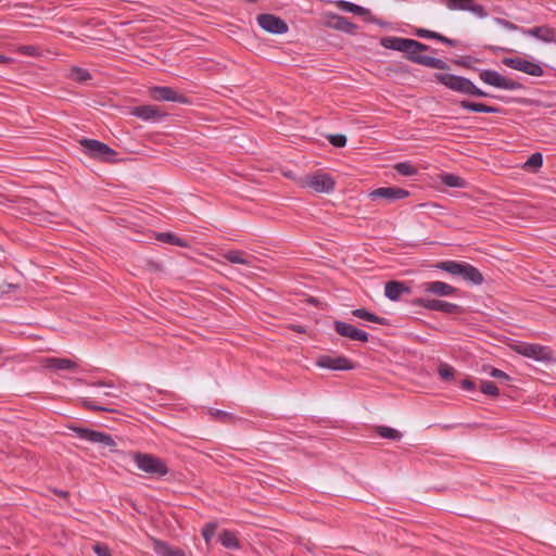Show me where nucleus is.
<instances>
[{
  "instance_id": "obj_1",
  "label": "nucleus",
  "mask_w": 556,
  "mask_h": 556,
  "mask_svg": "<svg viewBox=\"0 0 556 556\" xmlns=\"http://www.w3.org/2000/svg\"><path fill=\"white\" fill-rule=\"evenodd\" d=\"M380 45L386 49L404 52L405 58L413 63L435 70L450 68V65L441 59L419 54L428 51L430 47L415 39L388 36L381 38Z\"/></svg>"
},
{
  "instance_id": "obj_2",
  "label": "nucleus",
  "mask_w": 556,
  "mask_h": 556,
  "mask_svg": "<svg viewBox=\"0 0 556 556\" xmlns=\"http://www.w3.org/2000/svg\"><path fill=\"white\" fill-rule=\"evenodd\" d=\"M434 79L437 83L443 85L447 89L458 92L460 94L477 97V98H489L501 99L497 96H491L490 93L478 88L469 78L447 73H434Z\"/></svg>"
},
{
  "instance_id": "obj_3",
  "label": "nucleus",
  "mask_w": 556,
  "mask_h": 556,
  "mask_svg": "<svg viewBox=\"0 0 556 556\" xmlns=\"http://www.w3.org/2000/svg\"><path fill=\"white\" fill-rule=\"evenodd\" d=\"M510 348L515 353L533 361L544 364L556 363V352L547 345L519 341Z\"/></svg>"
},
{
  "instance_id": "obj_4",
  "label": "nucleus",
  "mask_w": 556,
  "mask_h": 556,
  "mask_svg": "<svg viewBox=\"0 0 556 556\" xmlns=\"http://www.w3.org/2000/svg\"><path fill=\"white\" fill-rule=\"evenodd\" d=\"M296 184L301 188H308L316 193H330L333 191L336 181L328 173L316 170L313 174L300 177Z\"/></svg>"
},
{
  "instance_id": "obj_5",
  "label": "nucleus",
  "mask_w": 556,
  "mask_h": 556,
  "mask_svg": "<svg viewBox=\"0 0 556 556\" xmlns=\"http://www.w3.org/2000/svg\"><path fill=\"white\" fill-rule=\"evenodd\" d=\"M79 144L83 147V152L92 159L105 163H115L117 161V152L104 142L83 138L79 140Z\"/></svg>"
},
{
  "instance_id": "obj_6",
  "label": "nucleus",
  "mask_w": 556,
  "mask_h": 556,
  "mask_svg": "<svg viewBox=\"0 0 556 556\" xmlns=\"http://www.w3.org/2000/svg\"><path fill=\"white\" fill-rule=\"evenodd\" d=\"M132 459L138 469L151 476L163 477L168 473L166 464L152 454L136 452Z\"/></svg>"
},
{
  "instance_id": "obj_7",
  "label": "nucleus",
  "mask_w": 556,
  "mask_h": 556,
  "mask_svg": "<svg viewBox=\"0 0 556 556\" xmlns=\"http://www.w3.org/2000/svg\"><path fill=\"white\" fill-rule=\"evenodd\" d=\"M70 430H72L76 435L91 443H98L104 447H109L111 452H115L116 443L113 437L106 432L91 430L88 428L79 427V426H70Z\"/></svg>"
},
{
  "instance_id": "obj_8",
  "label": "nucleus",
  "mask_w": 556,
  "mask_h": 556,
  "mask_svg": "<svg viewBox=\"0 0 556 556\" xmlns=\"http://www.w3.org/2000/svg\"><path fill=\"white\" fill-rule=\"evenodd\" d=\"M479 78L486 85L504 90H519L523 85L517 80L506 78L494 70H480Z\"/></svg>"
},
{
  "instance_id": "obj_9",
  "label": "nucleus",
  "mask_w": 556,
  "mask_h": 556,
  "mask_svg": "<svg viewBox=\"0 0 556 556\" xmlns=\"http://www.w3.org/2000/svg\"><path fill=\"white\" fill-rule=\"evenodd\" d=\"M413 304L429 311L442 312L450 315H458L463 313V307L460 305L443 300L417 298L413 301Z\"/></svg>"
},
{
  "instance_id": "obj_10",
  "label": "nucleus",
  "mask_w": 556,
  "mask_h": 556,
  "mask_svg": "<svg viewBox=\"0 0 556 556\" xmlns=\"http://www.w3.org/2000/svg\"><path fill=\"white\" fill-rule=\"evenodd\" d=\"M316 366L329 370L349 371L356 368V364L343 355H319L315 362Z\"/></svg>"
},
{
  "instance_id": "obj_11",
  "label": "nucleus",
  "mask_w": 556,
  "mask_h": 556,
  "mask_svg": "<svg viewBox=\"0 0 556 556\" xmlns=\"http://www.w3.org/2000/svg\"><path fill=\"white\" fill-rule=\"evenodd\" d=\"M98 397L105 399L103 401L97 402L91 400L90 397H80L78 401L84 408L92 412H116V409L112 407V405H115L116 402L112 401L111 399H118L119 396L117 394L111 391H105L102 393H98Z\"/></svg>"
},
{
  "instance_id": "obj_12",
  "label": "nucleus",
  "mask_w": 556,
  "mask_h": 556,
  "mask_svg": "<svg viewBox=\"0 0 556 556\" xmlns=\"http://www.w3.org/2000/svg\"><path fill=\"white\" fill-rule=\"evenodd\" d=\"M256 21L262 29L270 34L282 35L289 30V26L285 20L270 13L257 15Z\"/></svg>"
},
{
  "instance_id": "obj_13",
  "label": "nucleus",
  "mask_w": 556,
  "mask_h": 556,
  "mask_svg": "<svg viewBox=\"0 0 556 556\" xmlns=\"http://www.w3.org/2000/svg\"><path fill=\"white\" fill-rule=\"evenodd\" d=\"M502 63L509 68L526 73L530 76L540 77L544 74L540 64L522 58H504Z\"/></svg>"
},
{
  "instance_id": "obj_14",
  "label": "nucleus",
  "mask_w": 556,
  "mask_h": 556,
  "mask_svg": "<svg viewBox=\"0 0 556 556\" xmlns=\"http://www.w3.org/2000/svg\"><path fill=\"white\" fill-rule=\"evenodd\" d=\"M451 11H469L475 16L483 18L488 15L485 8L476 0H440Z\"/></svg>"
},
{
  "instance_id": "obj_15",
  "label": "nucleus",
  "mask_w": 556,
  "mask_h": 556,
  "mask_svg": "<svg viewBox=\"0 0 556 556\" xmlns=\"http://www.w3.org/2000/svg\"><path fill=\"white\" fill-rule=\"evenodd\" d=\"M409 191L400 187H380L369 192V198L372 201L384 200L388 203H393L397 200L409 197Z\"/></svg>"
},
{
  "instance_id": "obj_16",
  "label": "nucleus",
  "mask_w": 556,
  "mask_h": 556,
  "mask_svg": "<svg viewBox=\"0 0 556 556\" xmlns=\"http://www.w3.org/2000/svg\"><path fill=\"white\" fill-rule=\"evenodd\" d=\"M333 329L339 336L348 338L352 341H361V342L369 341V334L366 331L358 329L349 323L341 321V320H334Z\"/></svg>"
},
{
  "instance_id": "obj_17",
  "label": "nucleus",
  "mask_w": 556,
  "mask_h": 556,
  "mask_svg": "<svg viewBox=\"0 0 556 556\" xmlns=\"http://www.w3.org/2000/svg\"><path fill=\"white\" fill-rule=\"evenodd\" d=\"M150 94L157 101H170L176 103H188V99L167 86H155L150 89Z\"/></svg>"
},
{
  "instance_id": "obj_18",
  "label": "nucleus",
  "mask_w": 556,
  "mask_h": 556,
  "mask_svg": "<svg viewBox=\"0 0 556 556\" xmlns=\"http://www.w3.org/2000/svg\"><path fill=\"white\" fill-rule=\"evenodd\" d=\"M329 18L330 21L327 23V25L336 30H340L349 35H355L358 29V26L352 23L345 16L336 13H330Z\"/></svg>"
},
{
  "instance_id": "obj_19",
  "label": "nucleus",
  "mask_w": 556,
  "mask_h": 556,
  "mask_svg": "<svg viewBox=\"0 0 556 556\" xmlns=\"http://www.w3.org/2000/svg\"><path fill=\"white\" fill-rule=\"evenodd\" d=\"M522 33L527 36L534 37L543 42L556 43V30L549 26H535L532 28L522 29Z\"/></svg>"
},
{
  "instance_id": "obj_20",
  "label": "nucleus",
  "mask_w": 556,
  "mask_h": 556,
  "mask_svg": "<svg viewBox=\"0 0 556 556\" xmlns=\"http://www.w3.org/2000/svg\"><path fill=\"white\" fill-rule=\"evenodd\" d=\"M422 290L427 293L435 294L439 296H451L456 293L457 289L443 281L425 282L421 286Z\"/></svg>"
},
{
  "instance_id": "obj_21",
  "label": "nucleus",
  "mask_w": 556,
  "mask_h": 556,
  "mask_svg": "<svg viewBox=\"0 0 556 556\" xmlns=\"http://www.w3.org/2000/svg\"><path fill=\"white\" fill-rule=\"evenodd\" d=\"M403 293H410V289L402 281L391 280L384 285V295L391 301H399Z\"/></svg>"
},
{
  "instance_id": "obj_22",
  "label": "nucleus",
  "mask_w": 556,
  "mask_h": 556,
  "mask_svg": "<svg viewBox=\"0 0 556 556\" xmlns=\"http://www.w3.org/2000/svg\"><path fill=\"white\" fill-rule=\"evenodd\" d=\"M459 105L462 109L469 111V112H476V113H492V114H500L503 112V109L500 106H491L484 103L480 102H472L469 100H462L459 101Z\"/></svg>"
},
{
  "instance_id": "obj_23",
  "label": "nucleus",
  "mask_w": 556,
  "mask_h": 556,
  "mask_svg": "<svg viewBox=\"0 0 556 556\" xmlns=\"http://www.w3.org/2000/svg\"><path fill=\"white\" fill-rule=\"evenodd\" d=\"M224 258L232 264L252 266L255 257L241 250H229L224 253Z\"/></svg>"
},
{
  "instance_id": "obj_24",
  "label": "nucleus",
  "mask_w": 556,
  "mask_h": 556,
  "mask_svg": "<svg viewBox=\"0 0 556 556\" xmlns=\"http://www.w3.org/2000/svg\"><path fill=\"white\" fill-rule=\"evenodd\" d=\"M45 367L53 370L74 371L77 364L70 358L48 357L45 361Z\"/></svg>"
},
{
  "instance_id": "obj_25",
  "label": "nucleus",
  "mask_w": 556,
  "mask_h": 556,
  "mask_svg": "<svg viewBox=\"0 0 556 556\" xmlns=\"http://www.w3.org/2000/svg\"><path fill=\"white\" fill-rule=\"evenodd\" d=\"M132 114L143 121L161 118L164 114L154 105H140L134 109Z\"/></svg>"
},
{
  "instance_id": "obj_26",
  "label": "nucleus",
  "mask_w": 556,
  "mask_h": 556,
  "mask_svg": "<svg viewBox=\"0 0 556 556\" xmlns=\"http://www.w3.org/2000/svg\"><path fill=\"white\" fill-rule=\"evenodd\" d=\"M352 315L354 317H357V318H361V319H364V320H367L370 323H375L378 325H382V326L390 325L389 319H387L386 317L378 316V315L367 311L366 308H355L352 311Z\"/></svg>"
},
{
  "instance_id": "obj_27",
  "label": "nucleus",
  "mask_w": 556,
  "mask_h": 556,
  "mask_svg": "<svg viewBox=\"0 0 556 556\" xmlns=\"http://www.w3.org/2000/svg\"><path fill=\"white\" fill-rule=\"evenodd\" d=\"M460 277H463L466 281L477 286L483 282V276L481 271L477 267L466 262L464 263Z\"/></svg>"
},
{
  "instance_id": "obj_28",
  "label": "nucleus",
  "mask_w": 556,
  "mask_h": 556,
  "mask_svg": "<svg viewBox=\"0 0 556 556\" xmlns=\"http://www.w3.org/2000/svg\"><path fill=\"white\" fill-rule=\"evenodd\" d=\"M464 263L465 262H457V261L448 260V261L438 262L434 265V267L440 270L446 271L452 276H460L463 267H464Z\"/></svg>"
},
{
  "instance_id": "obj_29",
  "label": "nucleus",
  "mask_w": 556,
  "mask_h": 556,
  "mask_svg": "<svg viewBox=\"0 0 556 556\" xmlns=\"http://www.w3.org/2000/svg\"><path fill=\"white\" fill-rule=\"evenodd\" d=\"M219 540L223 546H225L226 548L236 549L240 547L239 540L229 530H224L219 535Z\"/></svg>"
},
{
  "instance_id": "obj_30",
  "label": "nucleus",
  "mask_w": 556,
  "mask_h": 556,
  "mask_svg": "<svg viewBox=\"0 0 556 556\" xmlns=\"http://www.w3.org/2000/svg\"><path fill=\"white\" fill-rule=\"evenodd\" d=\"M156 239L161 242L168 243L176 247H187V242L170 232H159Z\"/></svg>"
},
{
  "instance_id": "obj_31",
  "label": "nucleus",
  "mask_w": 556,
  "mask_h": 556,
  "mask_svg": "<svg viewBox=\"0 0 556 556\" xmlns=\"http://www.w3.org/2000/svg\"><path fill=\"white\" fill-rule=\"evenodd\" d=\"M376 433H378L383 439L400 441L402 439V433L396 429L387 427V426H378L376 427Z\"/></svg>"
},
{
  "instance_id": "obj_32",
  "label": "nucleus",
  "mask_w": 556,
  "mask_h": 556,
  "mask_svg": "<svg viewBox=\"0 0 556 556\" xmlns=\"http://www.w3.org/2000/svg\"><path fill=\"white\" fill-rule=\"evenodd\" d=\"M443 185L451 188H464L466 186L465 179L454 174H444L441 177Z\"/></svg>"
},
{
  "instance_id": "obj_33",
  "label": "nucleus",
  "mask_w": 556,
  "mask_h": 556,
  "mask_svg": "<svg viewBox=\"0 0 556 556\" xmlns=\"http://www.w3.org/2000/svg\"><path fill=\"white\" fill-rule=\"evenodd\" d=\"M68 77L76 83H86L91 79V74L85 68L75 66L71 68Z\"/></svg>"
},
{
  "instance_id": "obj_34",
  "label": "nucleus",
  "mask_w": 556,
  "mask_h": 556,
  "mask_svg": "<svg viewBox=\"0 0 556 556\" xmlns=\"http://www.w3.org/2000/svg\"><path fill=\"white\" fill-rule=\"evenodd\" d=\"M543 165V155L540 152L532 153L526 161L523 168L536 172Z\"/></svg>"
},
{
  "instance_id": "obj_35",
  "label": "nucleus",
  "mask_w": 556,
  "mask_h": 556,
  "mask_svg": "<svg viewBox=\"0 0 556 556\" xmlns=\"http://www.w3.org/2000/svg\"><path fill=\"white\" fill-rule=\"evenodd\" d=\"M394 170L402 176H414L417 174V168L409 162H400L393 166Z\"/></svg>"
},
{
  "instance_id": "obj_36",
  "label": "nucleus",
  "mask_w": 556,
  "mask_h": 556,
  "mask_svg": "<svg viewBox=\"0 0 556 556\" xmlns=\"http://www.w3.org/2000/svg\"><path fill=\"white\" fill-rule=\"evenodd\" d=\"M483 371L489 374L491 377L498 379L503 383H507L511 380L506 372L491 366H483Z\"/></svg>"
},
{
  "instance_id": "obj_37",
  "label": "nucleus",
  "mask_w": 556,
  "mask_h": 556,
  "mask_svg": "<svg viewBox=\"0 0 556 556\" xmlns=\"http://www.w3.org/2000/svg\"><path fill=\"white\" fill-rule=\"evenodd\" d=\"M160 545V554L162 556H186V554L178 548H173L164 542H157Z\"/></svg>"
},
{
  "instance_id": "obj_38",
  "label": "nucleus",
  "mask_w": 556,
  "mask_h": 556,
  "mask_svg": "<svg viewBox=\"0 0 556 556\" xmlns=\"http://www.w3.org/2000/svg\"><path fill=\"white\" fill-rule=\"evenodd\" d=\"M480 388H481V392L489 396L495 397L500 393L498 388L492 381L482 380Z\"/></svg>"
},
{
  "instance_id": "obj_39",
  "label": "nucleus",
  "mask_w": 556,
  "mask_h": 556,
  "mask_svg": "<svg viewBox=\"0 0 556 556\" xmlns=\"http://www.w3.org/2000/svg\"><path fill=\"white\" fill-rule=\"evenodd\" d=\"M438 372L440 378L444 381L454 379V368L447 364L440 365Z\"/></svg>"
},
{
  "instance_id": "obj_40",
  "label": "nucleus",
  "mask_w": 556,
  "mask_h": 556,
  "mask_svg": "<svg viewBox=\"0 0 556 556\" xmlns=\"http://www.w3.org/2000/svg\"><path fill=\"white\" fill-rule=\"evenodd\" d=\"M217 529V525L215 522H207L202 529V535L206 543H210L214 538Z\"/></svg>"
},
{
  "instance_id": "obj_41",
  "label": "nucleus",
  "mask_w": 556,
  "mask_h": 556,
  "mask_svg": "<svg viewBox=\"0 0 556 556\" xmlns=\"http://www.w3.org/2000/svg\"><path fill=\"white\" fill-rule=\"evenodd\" d=\"M211 415L215 419L220 420L223 422H229V421L235 419L232 414H230L228 412H225V410H222V409H214V410L211 412Z\"/></svg>"
},
{
  "instance_id": "obj_42",
  "label": "nucleus",
  "mask_w": 556,
  "mask_h": 556,
  "mask_svg": "<svg viewBox=\"0 0 556 556\" xmlns=\"http://www.w3.org/2000/svg\"><path fill=\"white\" fill-rule=\"evenodd\" d=\"M328 140L336 148H343L348 142L346 137L341 134L330 135Z\"/></svg>"
},
{
  "instance_id": "obj_43",
  "label": "nucleus",
  "mask_w": 556,
  "mask_h": 556,
  "mask_svg": "<svg viewBox=\"0 0 556 556\" xmlns=\"http://www.w3.org/2000/svg\"><path fill=\"white\" fill-rule=\"evenodd\" d=\"M435 34H437V31L425 29V28H418L415 31L416 36H418L420 38H426V39H434Z\"/></svg>"
},
{
  "instance_id": "obj_44",
  "label": "nucleus",
  "mask_w": 556,
  "mask_h": 556,
  "mask_svg": "<svg viewBox=\"0 0 556 556\" xmlns=\"http://www.w3.org/2000/svg\"><path fill=\"white\" fill-rule=\"evenodd\" d=\"M351 13H354L356 15H359V16H364L365 20L370 16V11L364 7H361V5H357L354 3L353 5V9H352V12Z\"/></svg>"
},
{
  "instance_id": "obj_45",
  "label": "nucleus",
  "mask_w": 556,
  "mask_h": 556,
  "mask_svg": "<svg viewBox=\"0 0 556 556\" xmlns=\"http://www.w3.org/2000/svg\"><path fill=\"white\" fill-rule=\"evenodd\" d=\"M434 40H438L440 42H443L450 47H456L458 41L455 39L447 38L439 33L435 34Z\"/></svg>"
},
{
  "instance_id": "obj_46",
  "label": "nucleus",
  "mask_w": 556,
  "mask_h": 556,
  "mask_svg": "<svg viewBox=\"0 0 556 556\" xmlns=\"http://www.w3.org/2000/svg\"><path fill=\"white\" fill-rule=\"evenodd\" d=\"M93 551L97 556H112L109 547L102 544H96Z\"/></svg>"
},
{
  "instance_id": "obj_47",
  "label": "nucleus",
  "mask_w": 556,
  "mask_h": 556,
  "mask_svg": "<svg viewBox=\"0 0 556 556\" xmlns=\"http://www.w3.org/2000/svg\"><path fill=\"white\" fill-rule=\"evenodd\" d=\"M334 3H336V5H337L340 10H342V11H344V12H349V13H351V12H352V9H353V5H354V3L349 2V1H345V0H338V1H336Z\"/></svg>"
},
{
  "instance_id": "obj_48",
  "label": "nucleus",
  "mask_w": 556,
  "mask_h": 556,
  "mask_svg": "<svg viewBox=\"0 0 556 556\" xmlns=\"http://www.w3.org/2000/svg\"><path fill=\"white\" fill-rule=\"evenodd\" d=\"M460 388L467 391H473L476 389V384L471 379H464L460 382Z\"/></svg>"
},
{
  "instance_id": "obj_49",
  "label": "nucleus",
  "mask_w": 556,
  "mask_h": 556,
  "mask_svg": "<svg viewBox=\"0 0 556 556\" xmlns=\"http://www.w3.org/2000/svg\"><path fill=\"white\" fill-rule=\"evenodd\" d=\"M471 59H472L471 56H466V58H462L459 60H455L454 63L459 66H463V67H470Z\"/></svg>"
},
{
  "instance_id": "obj_50",
  "label": "nucleus",
  "mask_w": 556,
  "mask_h": 556,
  "mask_svg": "<svg viewBox=\"0 0 556 556\" xmlns=\"http://www.w3.org/2000/svg\"><path fill=\"white\" fill-rule=\"evenodd\" d=\"M88 386L114 388V386L111 382H106V381L89 382Z\"/></svg>"
},
{
  "instance_id": "obj_51",
  "label": "nucleus",
  "mask_w": 556,
  "mask_h": 556,
  "mask_svg": "<svg viewBox=\"0 0 556 556\" xmlns=\"http://www.w3.org/2000/svg\"><path fill=\"white\" fill-rule=\"evenodd\" d=\"M21 51L25 54H28V55H34L35 54V51H36V48L33 47V46H24L21 48Z\"/></svg>"
},
{
  "instance_id": "obj_52",
  "label": "nucleus",
  "mask_w": 556,
  "mask_h": 556,
  "mask_svg": "<svg viewBox=\"0 0 556 556\" xmlns=\"http://www.w3.org/2000/svg\"><path fill=\"white\" fill-rule=\"evenodd\" d=\"M290 329H292L293 331H295L298 333H305L306 332L305 327L302 326V325H291Z\"/></svg>"
},
{
  "instance_id": "obj_53",
  "label": "nucleus",
  "mask_w": 556,
  "mask_h": 556,
  "mask_svg": "<svg viewBox=\"0 0 556 556\" xmlns=\"http://www.w3.org/2000/svg\"><path fill=\"white\" fill-rule=\"evenodd\" d=\"M366 21H367V22H370V23H376V24H378V25H380V26H384V25H386V23H384V22H382V21H380V20H377V18H376V17H374L371 14H370V16H368V17L366 18Z\"/></svg>"
},
{
  "instance_id": "obj_54",
  "label": "nucleus",
  "mask_w": 556,
  "mask_h": 556,
  "mask_svg": "<svg viewBox=\"0 0 556 556\" xmlns=\"http://www.w3.org/2000/svg\"><path fill=\"white\" fill-rule=\"evenodd\" d=\"M53 492H54V494H56L60 497H64L65 498V497L68 496V492L64 491V490H54Z\"/></svg>"
},
{
  "instance_id": "obj_55",
  "label": "nucleus",
  "mask_w": 556,
  "mask_h": 556,
  "mask_svg": "<svg viewBox=\"0 0 556 556\" xmlns=\"http://www.w3.org/2000/svg\"><path fill=\"white\" fill-rule=\"evenodd\" d=\"M500 22L503 23L509 29H517L518 28L515 24H513V23H510L508 21L501 20Z\"/></svg>"
},
{
  "instance_id": "obj_56",
  "label": "nucleus",
  "mask_w": 556,
  "mask_h": 556,
  "mask_svg": "<svg viewBox=\"0 0 556 556\" xmlns=\"http://www.w3.org/2000/svg\"><path fill=\"white\" fill-rule=\"evenodd\" d=\"M11 61V58L0 54V63H10Z\"/></svg>"
},
{
  "instance_id": "obj_57",
  "label": "nucleus",
  "mask_w": 556,
  "mask_h": 556,
  "mask_svg": "<svg viewBox=\"0 0 556 556\" xmlns=\"http://www.w3.org/2000/svg\"><path fill=\"white\" fill-rule=\"evenodd\" d=\"M248 2H256L257 0H247Z\"/></svg>"
},
{
  "instance_id": "obj_58",
  "label": "nucleus",
  "mask_w": 556,
  "mask_h": 556,
  "mask_svg": "<svg viewBox=\"0 0 556 556\" xmlns=\"http://www.w3.org/2000/svg\"><path fill=\"white\" fill-rule=\"evenodd\" d=\"M2 353V348L0 346V354Z\"/></svg>"
}]
</instances>
